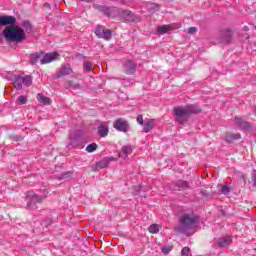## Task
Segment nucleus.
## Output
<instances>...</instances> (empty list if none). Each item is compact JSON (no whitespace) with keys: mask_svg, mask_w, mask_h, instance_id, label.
Returning a JSON list of instances; mask_svg holds the SVG:
<instances>
[{"mask_svg":"<svg viewBox=\"0 0 256 256\" xmlns=\"http://www.w3.org/2000/svg\"><path fill=\"white\" fill-rule=\"evenodd\" d=\"M21 27H6L2 36L8 43H21L27 39L26 33H33V25L29 20H26L21 23Z\"/></svg>","mask_w":256,"mask_h":256,"instance_id":"obj_1","label":"nucleus"},{"mask_svg":"<svg viewBox=\"0 0 256 256\" xmlns=\"http://www.w3.org/2000/svg\"><path fill=\"white\" fill-rule=\"evenodd\" d=\"M199 225V215L194 212L184 213L179 218V233H189V231H193L195 227Z\"/></svg>","mask_w":256,"mask_h":256,"instance_id":"obj_2","label":"nucleus"},{"mask_svg":"<svg viewBox=\"0 0 256 256\" xmlns=\"http://www.w3.org/2000/svg\"><path fill=\"white\" fill-rule=\"evenodd\" d=\"M173 111L176 117L175 120L180 125L187 123V115H197V113H201V109L195 104L175 107Z\"/></svg>","mask_w":256,"mask_h":256,"instance_id":"obj_3","label":"nucleus"},{"mask_svg":"<svg viewBox=\"0 0 256 256\" xmlns=\"http://www.w3.org/2000/svg\"><path fill=\"white\" fill-rule=\"evenodd\" d=\"M115 17H118V19L124 23H141V16L133 14L130 10L117 8Z\"/></svg>","mask_w":256,"mask_h":256,"instance_id":"obj_4","label":"nucleus"},{"mask_svg":"<svg viewBox=\"0 0 256 256\" xmlns=\"http://www.w3.org/2000/svg\"><path fill=\"white\" fill-rule=\"evenodd\" d=\"M94 9H96L100 13H103L105 17H111L112 19H115V15L117 14V8L115 7L96 4L94 5Z\"/></svg>","mask_w":256,"mask_h":256,"instance_id":"obj_5","label":"nucleus"},{"mask_svg":"<svg viewBox=\"0 0 256 256\" xmlns=\"http://www.w3.org/2000/svg\"><path fill=\"white\" fill-rule=\"evenodd\" d=\"M81 141H83V133L81 131L76 130L70 134L69 145L72 149H77L81 145Z\"/></svg>","mask_w":256,"mask_h":256,"instance_id":"obj_6","label":"nucleus"},{"mask_svg":"<svg viewBox=\"0 0 256 256\" xmlns=\"http://www.w3.org/2000/svg\"><path fill=\"white\" fill-rule=\"evenodd\" d=\"M46 198V195L39 196L37 194H33L29 202L27 203V209H29L30 211H35V209H37V203H43L44 199Z\"/></svg>","mask_w":256,"mask_h":256,"instance_id":"obj_7","label":"nucleus"},{"mask_svg":"<svg viewBox=\"0 0 256 256\" xmlns=\"http://www.w3.org/2000/svg\"><path fill=\"white\" fill-rule=\"evenodd\" d=\"M16 24H17V18H15V16H11V15L0 16V27H7V25H10V27H15Z\"/></svg>","mask_w":256,"mask_h":256,"instance_id":"obj_8","label":"nucleus"},{"mask_svg":"<svg viewBox=\"0 0 256 256\" xmlns=\"http://www.w3.org/2000/svg\"><path fill=\"white\" fill-rule=\"evenodd\" d=\"M59 57H60L59 52H51V53L42 52L41 64L46 65L47 63H53V61H57Z\"/></svg>","mask_w":256,"mask_h":256,"instance_id":"obj_9","label":"nucleus"},{"mask_svg":"<svg viewBox=\"0 0 256 256\" xmlns=\"http://www.w3.org/2000/svg\"><path fill=\"white\" fill-rule=\"evenodd\" d=\"M95 35L99 37V39H106L109 41L113 33L109 29H105V26H98L95 30Z\"/></svg>","mask_w":256,"mask_h":256,"instance_id":"obj_10","label":"nucleus"},{"mask_svg":"<svg viewBox=\"0 0 256 256\" xmlns=\"http://www.w3.org/2000/svg\"><path fill=\"white\" fill-rule=\"evenodd\" d=\"M113 127L114 129H116L117 131H121L122 133H127V131H129L130 129L129 123H127V121L123 120L122 118L115 120Z\"/></svg>","mask_w":256,"mask_h":256,"instance_id":"obj_11","label":"nucleus"},{"mask_svg":"<svg viewBox=\"0 0 256 256\" xmlns=\"http://www.w3.org/2000/svg\"><path fill=\"white\" fill-rule=\"evenodd\" d=\"M123 69L126 75H135V71H137V64L132 60H127L123 63Z\"/></svg>","mask_w":256,"mask_h":256,"instance_id":"obj_12","label":"nucleus"},{"mask_svg":"<svg viewBox=\"0 0 256 256\" xmlns=\"http://www.w3.org/2000/svg\"><path fill=\"white\" fill-rule=\"evenodd\" d=\"M231 39H233V32L231 30L225 29L220 32L221 43H231Z\"/></svg>","mask_w":256,"mask_h":256,"instance_id":"obj_13","label":"nucleus"},{"mask_svg":"<svg viewBox=\"0 0 256 256\" xmlns=\"http://www.w3.org/2000/svg\"><path fill=\"white\" fill-rule=\"evenodd\" d=\"M73 73V69L69 65H62L61 69L57 74H55V79H61V77H65L67 75H71Z\"/></svg>","mask_w":256,"mask_h":256,"instance_id":"obj_14","label":"nucleus"},{"mask_svg":"<svg viewBox=\"0 0 256 256\" xmlns=\"http://www.w3.org/2000/svg\"><path fill=\"white\" fill-rule=\"evenodd\" d=\"M111 161H117V158L115 157H104L101 161L96 163L97 169H105L106 167H109V164Z\"/></svg>","mask_w":256,"mask_h":256,"instance_id":"obj_15","label":"nucleus"},{"mask_svg":"<svg viewBox=\"0 0 256 256\" xmlns=\"http://www.w3.org/2000/svg\"><path fill=\"white\" fill-rule=\"evenodd\" d=\"M12 81L14 83V89H17V91H21V89H23V76L15 75Z\"/></svg>","mask_w":256,"mask_h":256,"instance_id":"obj_16","label":"nucleus"},{"mask_svg":"<svg viewBox=\"0 0 256 256\" xmlns=\"http://www.w3.org/2000/svg\"><path fill=\"white\" fill-rule=\"evenodd\" d=\"M235 123L240 129H251V124L239 116L235 117Z\"/></svg>","mask_w":256,"mask_h":256,"instance_id":"obj_17","label":"nucleus"},{"mask_svg":"<svg viewBox=\"0 0 256 256\" xmlns=\"http://www.w3.org/2000/svg\"><path fill=\"white\" fill-rule=\"evenodd\" d=\"M43 57V52H36V53H33L30 55V63L32 65H37V63L39 62L40 60V63H41V59Z\"/></svg>","mask_w":256,"mask_h":256,"instance_id":"obj_18","label":"nucleus"},{"mask_svg":"<svg viewBox=\"0 0 256 256\" xmlns=\"http://www.w3.org/2000/svg\"><path fill=\"white\" fill-rule=\"evenodd\" d=\"M98 135L100 137H107V135H109V127L104 123H101L100 127H98Z\"/></svg>","mask_w":256,"mask_h":256,"instance_id":"obj_19","label":"nucleus"},{"mask_svg":"<svg viewBox=\"0 0 256 256\" xmlns=\"http://www.w3.org/2000/svg\"><path fill=\"white\" fill-rule=\"evenodd\" d=\"M37 100L39 103H42V105H51V98L44 96L41 93L37 94Z\"/></svg>","mask_w":256,"mask_h":256,"instance_id":"obj_20","label":"nucleus"},{"mask_svg":"<svg viewBox=\"0 0 256 256\" xmlns=\"http://www.w3.org/2000/svg\"><path fill=\"white\" fill-rule=\"evenodd\" d=\"M239 139H241V134H239V133H236V134H228V135H226V137H225V141H226L227 143H233V141H237V140H239Z\"/></svg>","mask_w":256,"mask_h":256,"instance_id":"obj_21","label":"nucleus"},{"mask_svg":"<svg viewBox=\"0 0 256 256\" xmlns=\"http://www.w3.org/2000/svg\"><path fill=\"white\" fill-rule=\"evenodd\" d=\"M153 127H155V120H148L144 124V128H143L144 133H149L153 129Z\"/></svg>","mask_w":256,"mask_h":256,"instance_id":"obj_22","label":"nucleus"},{"mask_svg":"<svg viewBox=\"0 0 256 256\" xmlns=\"http://www.w3.org/2000/svg\"><path fill=\"white\" fill-rule=\"evenodd\" d=\"M22 84L26 87H31V85L33 84V77H31L30 75L22 76Z\"/></svg>","mask_w":256,"mask_h":256,"instance_id":"obj_23","label":"nucleus"},{"mask_svg":"<svg viewBox=\"0 0 256 256\" xmlns=\"http://www.w3.org/2000/svg\"><path fill=\"white\" fill-rule=\"evenodd\" d=\"M132 152H133V148L131 146L122 147V153L124 155V159H127Z\"/></svg>","mask_w":256,"mask_h":256,"instance_id":"obj_24","label":"nucleus"},{"mask_svg":"<svg viewBox=\"0 0 256 256\" xmlns=\"http://www.w3.org/2000/svg\"><path fill=\"white\" fill-rule=\"evenodd\" d=\"M229 243H231V237L229 236L218 240L219 247H225L226 245H229Z\"/></svg>","mask_w":256,"mask_h":256,"instance_id":"obj_25","label":"nucleus"},{"mask_svg":"<svg viewBox=\"0 0 256 256\" xmlns=\"http://www.w3.org/2000/svg\"><path fill=\"white\" fill-rule=\"evenodd\" d=\"M171 28L168 25H163L157 28V33L160 35H165L167 31H169Z\"/></svg>","mask_w":256,"mask_h":256,"instance_id":"obj_26","label":"nucleus"},{"mask_svg":"<svg viewBox=\"0 0 256 256\" xmlns=\"http://www.w3.org/2000/svg\"><path fill=\"white\" fill-rule=\"evenodd\" d=\"M27 104V96L21 95L16 100V105H26Z\"/></svg>","mask_w":256,"mask_h":256,"instance_id":"obj_27","label":"nucleus"},{"mask_svg":"<svg viewBox=\"0 0 256 256\" xmlns=\"http://www.w3.org/2000/svg\"><path fill=\"white\" fill-rule=\"evenodd\" d=\"M177 187H180L181 189H189V183L185 180H178L176 182Z\"/></svg>","mask_w":256,"mask_h":256,"instance_id":"obj_28","label":"nucleus"},{"mask_svg":"<svg viewBox=\"0 0 256 256\" xmlns=\"http://www.w3.org/2000/svg\"><path fill=\"white\" fill-rule=\"evenodd\" d=\"M220 193H222V195H229V193L231 192V188H229L227 185H220Z\"/></svg>","mask_w":256,"mask_h":256,"instance_id":"obj_29","label":"nucleus"},{"mask_svg":"<svg viewBox=\"0 0 256 256\" xmlns=\"http://www.w3.org/2000/svg\"><path fill=\"white\" fill-rule=\"evenodd\" d=\"M149 233H152V235H155L156 233H159V225L152 224L149 226Z\"/></svg>","mask_w":256,"mask_h":256,"instance_id":"obj_30","label":"nucleus"},{"mask_svg":"<svg viewBox=\"0 0 256 256\" xmlns=\"http://www.w3.org/2000/svg\"><path fill=\"white\" fill-rule=\"evenodd\" d=\"M87 153H93L94 151H97V144L91 143L86 147Z\"/></svg>","mask_w":256,"mask_h":256,"instance_id":"obj_31","label":"nucleus"},{"mask_svg":"<svg viewBox=\"0 0 256 256\" xmlns=\"http://www.w3.org/2000/svg\"><path fill=\"white\" fill-rule=\"evenodd\" d=\"M84 71L87 73H91L93 71V66H91V62H84L83 63Z\"/></svg>","mask_w":256,"mask_h":256,"instance_id":"obj_32","label":"nucleus"},{"mask_svg":"<svg viewBox=\"0 0 256 256\" xmlns=\"http://www.w3.org/2000/svg\"><path fill=\"white\" fill-rule=\"evenodd\" d=\"M71 177H73L72 172H64V173L61 174V179H64L66 181L71 179Z\"/></svg>","mask_w":256,"mask_h":256,"instance_id":"obj_33","label":"nucleus"},{"mask_svg":"<svg viewBox=\"0 0 256 256\" xmlns=\"http://www.w3.org/2000/svg\"><path fill=\"white\" fill-rule=\"evenodd\" d=\"M191 253V250L189 249V247H184L181 251V255L182 256H189Z\"/></svg>","mask_w":256,"mask_h":256,"instance_id":"obj_34","label":"nucleus"},{"mask_svg":"<svg viewBox=\"0 0 256 256\" xmlns=\"http://www.w3.org/2000/svg\"><path fill=\"white\" fill-rule=\"evenodd\" d=\"M10 139H11L12 141H23V137L17 136V135H11V136H10Z\"/></svg>","mask_w":256,"mask_h":256,"instance_id":"obj_35","label":"nucleus"},{"mask_svg":"<svg viewBox=\"0 0 256 256\" xmlns=\"http://www.w3.org/2000/svg\"><path fill=\"white\" fill-rule=\"evenodd\" d=\"M251 179L253 182L254 187H256V170H253L251 173Z\"/></svg>","mask_w":256,"mask_h":256,"instance_id":"obj_36","label":"nucleus"},{"mask_svg":"<svg viewBox=\"0 0 256 256\" xmlns=\"http://www.w3.org/2000/svg\"><path fill=\"white\" fill-rule=\"evenodd\" d=\"M188 33H189L190 35H193V33H197V28H195V27H190V28H188Z\"/></svg>","mask_w":256,"mask_h":256,"instance_id":"obj_37","label":"nucleus"},{"mask_svg":"<svg viewBox=\"0 0 256 256\" xmlns=\"http://www.w3.org/2000/svg\"><path fill=\"white\" fill-rule=\"evenodd\" d=\"M137 123H139V125H143L144 121H143V115H138L137 117Z\"/></svg>","mask_w":256,"mask_h":256,"instance_id":"obj_38","label":"nucleus"},{"mask_svg":"<svg viewBox=\"0 0 256 256\" xmlns=\"http://www.w3.org/2000/svg\"><path fill=\"white\" fill-rule=\"evenodd\" d=\"M149 9H153V11H157L159 6L157 4H150Z\"/></svg>","mask_w":256,"mask_h":256,"instance_id":"obj_39","label":"nucleus"},{"mask_svg":"<svg viewBox=\"0 0 256 256\" xmlns=\"http://www.w3.org/2000/svg\"><path fill=\"white\" fill-rule=\"evenodd\" d=\"M162 253H164L165 255H167L169 253V250H167V248H162Z\"/></svg>","mask_w":256,"mask_h":256,"instance_id":"obj_40","label":"nucleus"},{"mask_svg":"<svg viewBox=\"0 0 256 256\" xmlns=\"http://www.w3.org/2000/svg\"><path fill=\"white\" fill-rule=\"evenodd\" d=\"M44 7H47L48 9H51V5L49 3H45Z\"/></svg>","mask_w":256,"mask_h":256,"instance_id":"obj_41","label":"nucleus"},{"mask_svg":"<svg viewBox=\"0 0 256 256\" xmlns=\"http://www.w3.org/2000/svg\"><path fill=\"white\" fill-rule=\"evenodd\" d=\"M86 3H92L93 0H84Z\"/></svg>","mask_w":256,"mask_h":256,"instance_id":"obj_42","label":"nucleus"},{"mask_svg":"<svg viewBox=\"0 0 256 256\" xmlns=\"http://www.w3.org/2000/svg\"><path fill=\"white\" fill-rule=\"evenodd\" d=\"M0 43H3V37L0 36Z\"/></svg>","mask_w":256,"mask_h":256,"instance_id":"obj_43","label":"nucleus"},{"mask_svg":"<svg viewBox=\"0 0 256 256\" xmlns=\"http://www.w3.org/2000/svg\"><path fill=\"white\" fill-rule=\"evenodd\" d=\"M244 29H245L246 31H249V28H247V27H245Z\"/></svg>","mask_w":256,"mask_h":256,"instance_id":"obj_44","label":"nucleus"},{"mask_svg":"<svg viewBox=\"0 0 256 256\" xmlns=\"http://www.w3.org/2000/svg\"><path fill=\"white\" fill-rule=\"evenodd\" d=\"M68 85H71V81L68 82Z\"/></svg>","mask_w":256,"mask_h":256,"instance_id":"obj_45","label":"nucleus"},{"mask_svg":"<svg viewBox=\"0 0 256 256\" xmlns=\"http://www.w3.org/2000/svg\"><path fill=\"white\" fill-rule=\"evenodd\" d=\"M254 29H256V26H254Z\"/></svg>","mask_w":256,"mask_h":256,"instance_id":"obj_46","label":"nucleus"}]
</instances>
